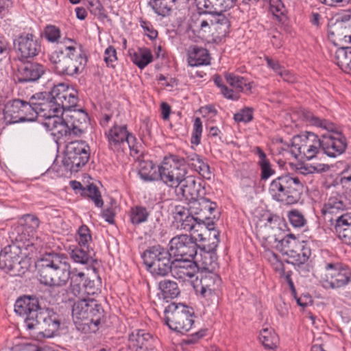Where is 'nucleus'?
Masks as SVG:
<instances>
[{
  "label": "nucleus",
  "mask_w": 351,
  "mask_h": 351,
  "mask_svg": "<svg viewBox=\"0 0 351 351\" xmlns=\"http://www.w3.org/2000/svg\"><path fill=\"white\" fill-rule=\"evenodd\" d=\"M319 267L322 273L319 282L326 290L340 289L351 282V270L348 266L328 250L322 251Z\"/></svg>",
  "instance_id": "nucleus-1"
},
{
  "label": "nucleus",
  "mask_w": 351,
  "mask_h": 351,
  "mask_svg": "<svg viewBox=\"0 0 351 351\" xmlns=\"http://www.w3.org/2000/svg\"><path fill=\"white\" fill-rule=\"evenodd\" d=\"M44 95L40 92L34 95L29 102L19 99L8 101L3 110V119L6 125L24 121H37L44 124Z\"/></svg>",
  "instance_id": "nucleus-2"
},
{
  "label": "nucleus",
  "mask_w": 351,
  "mask_h": 351,
  "mask_svg": "<svg viewBox=\"0 0 351 351\" xmlns=\"http://www.w3.org/2000/svg\"><path fill=\"white\" fill-rule=\"evenodd\" d=\"M300 117L308 123L328 132L322 135L321 138L322 150L325 154L330 158H336L344 153L347 148L346 138L341 132H337L332 122L320 119L306 110L300 111Z\"/></svg>",
  "instance_id": "nucleus-3"
},
{
  "label": "nucleus",
  "mask_w": 351,
  "mask_h": 351,
  "mask_svg": "<svg viewBox=\"0 0 351 351\" xmlns=\"http://www.w3.org/2000/svg\"><path fill=\"white\" fill-rule=\"evenodd\" d=\"M104 311L94 298L78 299L72 305L71 315L77 330L95 332L104 317Z\"/></svg>",
  "instance_id": "nucleus-4"
},
{
  "label": "nucleus",
  "mask_w": 351,
  "mask_h": 351,
  "mask_svg": "<svg viewBox=\"0 0 351 351\" xmlns=\"http://www.w3.org/2000/svg\"><path fill=\"white\" fill-rule=\"evenodd\" d=\"M65 114L47 115L45 114V128L51 132L54 142L58 145L59 141L68 134L81 135L83 132L80 127L81 120L85 121L86 114L82 111L68 110Z\"/></svg>",
  "instance_id": "nucleus-5"
},
{
  "label": "nucleus",
  "mask_w": 351,
  "mask_h": 351,
  "mask_svg": "<svg viewBox=\"0 0 351 351\" xmlns=\"http://www.w3.org/2000/svg\"><path fill=\"white\" fill-rule=\"evenodd\" d=\"M66 40L71 45L66 46L64 51L60 50L53 52L49 56V60L58 73L73 75L85 66L86 58L76 42L71 39H64Z\"/></svg>",
  "instance_id": "nucleus-6"
},
{
  "label": "nucleus",
  "mask_w": 351,
  "mask_h": 351,
  "mask_svg": "<svg viewBox=\"0 0 351 351\" xmlns=\"http://www.w3.org/2000/svg\"><path fill=\"white\" fill-rule=\"evenodd\" d=\"M302 187L298 177L285 174L272 180L269 186V193L277 202L293 204L300 199Z\"/></svg>",
  "instance_id": "nucleus-7"
},
{
  "label": "nucleus",
  "mask_w": 351,
  "mask_h": 351,
  "mask_svg": "<svg viewBox=\"0 0 351 351\" xmlns=\"http://www.w3.org/2000/svg\"><path fill=\"white\" fill-rule=\"evenodd\" d=\"M77 92L64 84L54 86L49 93L45 101L47 115L63 114L64 111L77 106Z\"/></svg>",
  "instance_id": "nucleus-8"
},
{
  "label": "nucleus",
  "mask_w": 351,
  "mask_h": 351,
  "mask_svg": "<svg viewBox=\"0 0 351 351\" xmlns=\"http://www.w3.org/2000/svg\"><path fill=\"white\" fill-rule=\"evenodd\" d=\"M169 250L155 245L145 250L143 255L145 265L155 277H164L171 272L173 261Z\"/></svg>",
  "instance_id": "nucleus-9"
},
{
  "label": "nucleus",
  "mask_w": 351,
  "mask_h": 351,
  "mask_svg": "<svg viewBox=\"0 0 351 351\" xmlns=\"http://www.w3.org/2000/svg\"><path fill=\"white\" fill-rule=\"evenodd\" d=\"M165 313V324L170 329L178 332H188L194 324L193 309L182 304H171Z\"/></svg>",
  "instance_id": "nucleus-10"
},
{
  "label": "nucleus",
  "mask_w": 351,
  "mask_h": 351,
  "mask_svg": "<svg viewBox=\"0 0 351 351\" xmlns=\"http://www.w3.org/2000/svg\"><path fill=\"white\" fill-rule=\"evenodd\" d=\"M159 179L170 187H178L187 177L185 160L177 156L165 158L158 166Z\"/></svg>",
  "instance_id": "nucleus-11"
},
{
  "label": "nucleus",
  "mask_w": 351,
  "mask_h": 351,
  "mask_svg": "<svg viewBox=\"0 0 351 351\" xmlns=\"http://www.w3.org/2000/svg\"><path fill=\"white\" fill-rule=\"evenodd\" d=\"M173 223L178 230L197 233V238L201 240L204 239V236L210 235V232L213 230H216L213 222L203 224L189 211V208L185 209L183 207L176 208Z\"/></svg>",
  "instance_id": "nucleus-12"
},
{
  "label": "nucleus",
  "mask_w": 351,
  "mask_h": 351,
  "mask_svg": "<svg viewBox=\"0 0 351 351\" xmlns=\"http://www.w3.org/2000/svg\"><path fill=\"white\" fill-rule=\"evenodd\" d=\"M320 149L321 138L313 132H305L292 139L291 151L295 158L300 156L310 160L317 156Z\"/></svg>",
  "instance_id": "nucleus-13"
},
{
  "label": "nucleus",
  "mask_w": 351,
  "mask_h": 351,
  "mask_svg": "<svg viewBox=\"0 0 351 351\" xmlns=\"http://www.w3.org/2000/svg\"><path fill=\"white\" fill-rule=\"evenodd\" d=\"M106 136L108 147L114 152H123L128 147L132 152L138 153L136 138L128 132L126 125L114 124L106 132Z\"/></svg>",
  "instance_id": "nucleus-14"
},
{
  "label": "nucleus",
  "mask_w": 351,
  "mask_h": 351,
  "mask_svg": "<svg viewBox=\"0 0 351 351\" xmlns=\"http://www.w3.org/2000/svg\"><path fill=\"white\" fill-rule=\"evenodd\" d=\"M38 300L35 296H23L16 300L14 312L20 316H25L28 329H34L44 321Z\"/></svg>",
  "instance_id": "nucleus-15"
},
{
  "label": "nucleus",
  "mask_w": 351,
  "mask_h": 351,
  "mask_svg": "<svg viewBox=\"0 0 351 351\" xmlns=\"http://www.w3.org/2000/svg\"><path fill=\"white\" fill-rule=\"evenodd\" d=\"M90 152L86 153L74 152L64 153V156L60 164L56 159L47 172H54L58 177H66L72 172H77L84 167L90 158Z\"/></svg>",
  "instance_id": "nucleus-16"
},
{
  "label": "nucleus",
  "mask_w": 351,
  "mask_h": 351,
  "mask_svg": "<svg viewBox=\"0 0 351 351\" xmlns=\"http://www.w3.org/2000/svg\"><path fill=\"white\" fill-rule=\"evenodd\" d=\"M197 239L187 234H180L172 238L169 242L170 254L181 258H194L197 254Z\"/></svg>",
  "instance_id": "nucleus-17"
},
{
  "label": "nucleus",
  "mask_w": 351,
  "mask_h": 351,
  "mask_svg": "<svg viewBox=\"0 0 351 351\" xmlns=\"http://www.w3.org/2000/svg\"><path fill=\"white\" fill-rule=\"evenodd\" d=\"M347 209L346 198L338 193L332 194L324 202L321 213L326 221L330 225L335 222V219Z\"/></svg>",
  "instance_id": "nucleus-18"
},
{
  "label": "nucleus",
  "mask_w": 351,
  "mask_h": 351,
  "mask_svg": "<svg viewBox=\"0 0 351 351\" xmlns=\"http://www.w3.org/2000/svg\"><path fill=\"white\" fill-rule=\"evenodd\" d=\"M176 193L190 203L204 196L206 191L200 180H197L194 176H189L177 187Z\"/></svg>",
  "instance_id": "nucleus-19"
},
{
  "label": "nucleus",
  "mask_w": 351,
  "mask_h": 351,
  "mask_svg": "<svg viewBox=\"0 0 351 351\" xmlns=\"http://www.w3.org/2000/svg\"><path fill=\"white\" fill-rule=\"evenodd\" d=\"M210 237L213 236V241L209 244L204 245V251L201 254V263L202 269L208 272H213V271L218 267L217 255L215 250L219 243V232L217 230H213L210 232Z\"/></svg>",
  "instance_id": "nucleus-20"
},
{
  "label": "nucleus",
  "mask_w": 351,
  "mask_h": 351,
  "mask_svg": "<svg viewBox=\"0 0 351 351\" xmlns=\"http://www.w3.org/2000/svg\"><path fill=\"white\" fill-rule=\"evenodd\" d=\"M193 258H176L173 261L171 275L183 282L193 278L198 271L197 263Z\"/></svg>",
  "instance_id": "nucleus-21"
},
{
  "label": "nucleus",
  "mask_w": 351,
  "mask_h": 351,
  "mask_svg": "<svg viewBox=\"0 0 351 351\" xmlns=\"http://www.w3.org/2000/svg\"><path fill=\"white\" fill-rule=\"evenodd\" d=\"M188 208L201 223L206 224V221L211 218V215L215 210L216 204L202 196L189 203Z\"/></svg>",
  "instance_id": "nucleus-22"
},
{
  "label": "nucleus",
  "mask_w": 351,
  "mask_h": 351,
  "mask_svg": "<svg viewBox=\"0 0 351 351\" xmlns=\"http://www.w3.org/2000/svg\"><path fill=\"white\" fill-rule=\"evenodd\" d=\"M201 295L204 298H217L220 291L221 280L214 272H206L201 278Z\"/></svg>",
  "instance_id": "nucleus-23"
},
{
  "label": "nucleus",
  "mask_w": 351,
  "mask_h": 351,
  "mask_svg": "<svg viewBox=\"0 0 351 351\" xmlns=\"http://www.w3.org/2000/svg\"><path fill=\"white\" fill-rule=\"evenodd\" d=\"M154 341L151 334L144 330L136 329L128 337V347L133 351L151 349Z\"/></svg>",
  "instance_id": "nucleus-24"
},
{
  "label": "nucleus",
  "mask_w": 351,
  "mask_h": 351,
  "mask_svg": "<svg viewBox=\"0 0 351 351\" xmlns=\"http://www.w3.org/2000/svg\"><path fill=\"white\" fill-rule=\"evenodd\" d=\"M338 238L346 244H351V213L339 215L332 225Z\"/></svg>",
  "instance_id": "nucleus-25"
},
{
  "label": "nucleus",
  "mask_w": 351,
  "mask_h": 351,
  "mask_svg": "<svg viewBox=\"0 0 351 351\" xmlns=\"http://www.w3.org/2000/svg\"><path fill=\"white\" fill-rule=\"evenodd\" d=\"M199 10L204 12H225L233 8L237 0H195Z\"/></svg>",
  "instance_id": "nucleus-26"
},
{
  "label": "nucleus",
  "mask_w": 351,
  "mask_h": 351,
  "mask_svg": "<svg viewBox=\"0 0 351 351\" xmlns=\"http://www.w3.org/2000/svg\"><path fill=\"white\" fill-rule=\"evenodd\" d=\"M18 71V81L20 83L36 81L43 73L42 65L29 62L20 66Z\"/></svg>",
  "instance_id": "nucleus-27"
},
{
  "label": "nucleus",
  "mask_w": 351,
  "mask_h": 351,
  "mask_svg": "<svg viewBox=\"0 0 351 351\" xmlns=\"http://www.w3.org/2000/svg\"><path fill=\"white\" fill-rule=\"evenodd\" d=\"M184 160L186 165L187 164L203 178L208 180L210 178L211 172L210 167L205 159L201 156L195 153H191L188 154Z\"/></svg>",
  "instance_id": "nucleus-28"
},
{
  "label": "nucleus",
  "mask_w": 351,
  "mask_h": 351,
  "mask_svg": "<svg viewBox=\"0 0 351 351\" xmlns=\"http://www.w3.org/2000/svg\"><path fill=\"white\" fill-rule=\"evenodd\" d=\"M70 276L69 266L48 270L45 273V285H64Z\"/></svg>",
  "instance_id": "nucleus-29"
},
{
  "label": "nucleus",
  "mask_w": 351,
  "mask_h": 351,
  "mask_svg": "<svg viewBox=\"0 0 351 351\" xmlns=\"http://www.w3.org/2000/svg\"><path fill=\"white\" fill-rule=\"evenodd\" d=\"M11 245L5 247L0 252V268L6 272L11 271L19 264V256L12 252Z\"/></svg>",
  "instance_id": "nucleus-30"
},
{
  "label": "nucleus",
  "mask_w": 351,
  "mask_h": 351,
  "mask_svg": "<svg viewBox=\"0 0 351 351\" xmlns=\"http://www.w3.org/2000/svg\"><path fill=\"white\" fill-rule=\"evenodd\" d=\"M208 51L200 47H191L188 51V63L191 66L208 65L210 64Z\"/></svg>",
  "instance_id": "nucleus-31"
},
{
  "label": "nucleus",
  "mask_w": 351,
  "mask_h": 351,
  "mask_svg": "<svg viewBox=\"0 0 351 351\" xmlns=\"http://www.w3.org/2000/svg\"><path fill=\"white\" fill-rule=\"evenodd\" d=\"M217 12H204L205 14H210L211 25L214 26L215 29L221 36H226L230 30V22L228 17L223 13Z\"/></svg>",
  "instance_id": "nucleus-32"
},
{
  "label": "nucleus",
  "mask_w": 351,
  "mask_h": 351,
  "mask_svg": "<svg viewBox=\"0 0 351 351\" xmlns=\"http://www.w3.org/2000/svg\"><path fill=\"white\" fill-rule=\"evenodd\" d=\"M60 323V317L58 313L52 309H45V338L58 335Z\"/></svg>",
  "instance_id": "nucleus-33"
},
{
  "label": "nucleus",
  "mask_w": 351,
  "mask_h": 351,
  "mask_svg": "<svg viewBox=\"0 0 351 351\" xmlns=\"http://www.w3.org/2000/svg\"><path fill=\"white\" fill-rule=\"evenodd\" d=\"M210 21V14H205L203 10H199L197 16L192 17L190 28L198 34L209 32L212 26Z\"/></svg>",
  "instance_id": "nucleus-34"
},
{
  "label": "nucleus",
  "mask_w": 351,
  "mask_h": 351,
  "mask_svg": "<svg viewBox=\"0 0 351 351\" xmlns=\"http://www.w3.org/2000/svg\"><path fill=\"white\" fill-rule=\"evenodd\" d=\"M158 168V167L152 161H141L138 165V175L143 180L146 182L158 180L160 176Z\"/></svg>",
  "instance_id": "nucleus-35"
},
{
  "label": "nucleus",
  "mask_w": 351,
  "mask_h": 351,
  "mask_svg": "<svg viewBox=\"0 0 351 351\" xmlns=\"http://www.w3.org/2000/svg\"><path fill=\"white\" fill-rule=\"evenodd\" d=\"M69 278L71 293L78 299L89 298L85 297V274L83 272H72Z\"/></svg>",
  "instance_id": "nucleus-36"
},
{
  "label": "nucleus",
  "mask_w": 351,
  "mask_h": 351,
  "mask_svg": "<svg viewBox=\"0 0 351 351\" xmlns=\"http://www.w3.org/2000/svg\"><path fill=\"white\" fill-rule=\"evenodd\" d=\"M131 60L139 69H143L153 61L151 51L145 47L138 48L133 53L130 52Z\"/></svg>",
  "instance_id": "nucleus-37"
},
{
  "label": "nucleus",
  "mask_w": 351,
  "mask_h": 351,
  "mask_svg": "<svg viewBox=\"0 0 351 351\" xmlns=\"http://www.w3.org/2000/svg\"><path fill=\"white\" fill-rule=\"evenodd\" d=\"M69 266L63 254L45 251V273L51 269Z\"/></svg>",
  "instance_id": "nucleus-38"
},
{
  "label": "nucleus",
  "mask_w": 351,
  "mask_h": 351,
  "mask_svg": "<svg viewBox=\"0 0 351 351\" xmlns=\"http://www.w3.org/2000/svg\"><path fill=\"white\" fill-rule=\"evenodd\" d=\"M63 286H49V288L47 289L48 295L45 297V300L51 304H60L66 302L67 291Z\"/></svg>",
  "instance_id": "nucleus-39"
},
{
  "label": "nucleus",
  "mask_w": 351,
  "mask_h": 351,
  "mask_svg": "<svg viewBox=\"0 0 351 351\" xmlns=\"http://www.w3.org/2000/svg\"><path fill=\"white\" fill-rule=\"evenodd\" d=\"M337 65L345 72H351V47L339 48L335 53Z\"/></svg>",
  "instance_id": "nucleus-40"
},
{
  "label": "nucleus",
  "mask_w": 351,
  "mask_h": 351,
  "mask_svg": "<svg viewBox=\"0 0 351 351\" xmlns=\"http://www.w3.org/2000/svg\"><path fill=\"white\" fill-rule=\"evenodd\" d=\"M228 83L234 88L237 92H247L252 88L251 83L243 77L234 75L232 73L226 75ZM238 95L239 93H237Z\"/></svg>",
  "instance_id": "nucleus-41"
},
{
  "label": "nucleus",
  "mask_w": 351,
  "mask_h": 351,
  "mask_svg": "<svg viewBox=\"0 0 351 351\" xmlns=\"http://www.w3.org/2000/svg\"><path fill=\"white\" fill-rule=\"evenodd\" d=\"M311 250L306 245L302 246L300 250H295L287 254L289 262L293 265H300L305 263L311 256Z\"/></svg>",
  "instance_id": "nucleus-42"
},
{
  "label": "nucleus",
  "mask_w": 351,
  "mask_h": 351,
  "mask_svg": "<svg viewBox=\"0 0 351 351\" xmlns=\"http://www.w3.org/2000/svg\"><path fill=\"white\" fill-rule=\"evenodd\" d=\"M177 0H149V4L158 15L166 16L169 15L173 4Z\"/></svg>",
  "instance_id": "nucleus-43"
},
{
  "label": "nucleus",
  "mask_w": 351,
  "mask_h": 351,
  "mask_svg": "<svg viewBox=\"0 0 351 351\" xmlns=\"http://www.w3.org/2000/svg\"><path fill=\"white\" fill-rule=\"evenodd\" d=\"M149 216V212L146 208L142 206H135L130 209V221L134 226H138L142 223L146 222Z\"/></svg>",
  "instance_id": "nucleus-44"
},
{
  "label": "nucleus",
  "mask_w": 351,
  "mask_h": 351,
  "mask_svg": "<svg viewBox=\"0 0 351 351\" xmlns=\"http://www.w3.org/2000/svg\"><path fill=\"white\" fill-rule=\"evenodd\" d=\"M259 340L266 348L274 349L277 346L278 338L271 328H263L259 335Z\"/></svg>",
  "instance_id": "nucleus-45"
},
{
  "label": "nucleus",
  "mask_w": 351,
  "mask_h": 351,
  "mask_svg": "<svg viewBox=\"0 0 351 351\" xmlns=\"http://www.w3.org/2000/svg\"><path fill=\"white\" fill-rule=\"evenodd\" d=\"M282 251L287 254L290 251L300 250L302 246L306 245L304 241H300L293 234H288L281 240Z\"/></svg>",
  "instance_id": "nucleus-46"
},
{
  "label": "nucleus",
  "mask_w": 351,
  "mask_h": 351,
  "mask_svg": "<svg viewBox=\"0 0 351 351\" xmlns=\"http://www.w3.org/2000/svg\"><path fill=\"white\" fill-rule=\"evenodd\" d=\"M159 288L165 298H175L180 294V289L177 283L169 280L160 281Z\"/></svg>",
  "instance_id": "nucleus-47"
},
{
  "label": "nucleus",
  "mask_w": 351,
  "mask_h": 351,
  "mask_svg": "<svg viewBox=\"0 0 351 351\" xmlns=\"http://www.w3.org/2000/svg\"><path fill=\"white\" fill-rule=\"evenodd\" d=\"M71 257L76 263L86 264L91 258V251L88 247H75L71 251Z\"/></svg>",
  "instance_id": "nucleus-48"
},
{
  "label": "nucleus",
  "mask_w": 351,
  "mask_h": 351,
  "mask_svg": "<svg viewBox=\"0 0 351 351\" xmlns=\"http://www.w3.org/2000/svg\"><path fill=\"white\" fill-rule=\"evenodd\" d=\"M76 241L81 247H88L89 243L92 241L90 230L85 226H81L77 230Z\"/></svg>",
  "instance_id": "nucleus-49"
},
{
  "label": "nucleus",
  "mask_w": 351,
  "mask_h": 351,
  "mask_svg": "<svg viewBox=\"0 0 351 351\" xmlns=\"http://www.w3.org/2000/svg\"><path fill=\"white\" fill-rule=\"evenodd\" d=\"M84 193L88 197L93 201L97 207H102L104 202L101 193L96 186L93 184L88 186L86 189H84Z\"/></svg>",
  "instance_id": "nucleus-50"
},
{
  "label": "nucleus",
  "mask_w": 351,
  "mask_h": 351,
  "mask_svg": "<svg viewBox=\"0 0 351 351\" xmlns=\"http://www.w3.org/2000/svg\"><path fill=\"white\" fill-rule=\"evenodd\" d=\"M331 34L340 42H344L348 44L351 43V27H337L335 25Z\"/></svg>",
  "instance_id": "nucleus-51"
},
{
  "label": "nucleus",
  "mask_w": 351,
  "mask_h": 351,
  "mask_svg": "<svg viewBox=\"0 0 351 351\" xmlns=\"http://www.w3.org/2000/svg\"><path fill=\"white\" fill-rule=\"evenodd\" d=\"M86 152H90L89 145L84 141H75L66 145L64 153H86Z\"/></svg>",
  "instance_id": "nucleus-52"
},
{
  "label": "nucleus",
  "mask_w": 351,
  "mask_h": 351,
  "mask_svg": "<svg viewBox=\"0 0 351 351\" xmlns=\"http://www.w3.org/2000/svg\"><path fill=\"white\" fill-rule=\"evenodd\" d=\"M298 169L301 174L308 175L326 171L329 169V166L325 164H319L317 165L302 164Z\"/></svg>",
  "instance_id": "nucleus-53"
},
{
  "label": "nucleus",
  "mask_w": 351,
  "mask_h": 351,
  "mask_svg": "<svg viewBox=\"0 0 351 351\" xmlns=\"http://www.w3.org/2000/svg\"><path fill=\"white\" fill-rule=\"evenodd\" d=\"M287 216L291 225L295 228L303 227L306 223L304 215L297 209L290 210Z\"/></svg>",
  "instance_id": "nucleus-54"
},
{
  "label": "nucleus",
  "mask_w": 351,
  "mask_h": 351,
  "mask_svg": "<svg viewBox=\"0 0 351 351\" xmlns=\"http://www.w3.org/2000/svg\"><path fill=\"white\" fill-rule=\"evenodd\" d=\"M18 46L29 49H38V45L34 36L31 34L21 35L18 38Z\"/></svg>",
  "instance_id": "nucleus-55"
},
{
  "label": "nucleus",
  "mask_w": 351,
  "mask_h": 351,
  "mask_svg": "<svg viewBox=\"0 0 351 351\" xmlns=\"http://www.w3.org/2000/svg\"><path fill=\"white\" fill-rule=\"evenodd\" d=\"M45 38L50 43H58L61 38L60 28L52 25L45 26Z\"/></svg>",
  "instance_id": "nucleus-56"
},
{
  "label": "nucleus",
  "mask_w": 351,
  "mask_h": 351,
  "mask_svg": "<svg viewBox=\"0 0 351 351\" xmlns=\"http://www.w3.org/2000/svg\"><path fill=\"white\" fill-rule=\"evenodd\" d=\"M222 78L220 76H215L214 78L215 84L221 88V92L225 97L232 100H237L239 95L235 93L232 89H229L227 86L222 84Z\"/></svg>",
  "instance_id": "nucleus-57"
},
{
  "label": "nucleus",
  "mask_w": 351,
  "mask_h": 351,
  "mask_svg": "<svg viewBox=\"0 0 351 351\" xmlns=\"http://www.w3.org/2000/svg\"><path fill=\"white\" fill-rule=\"evenodd\" d=\"M202 133V122L200 118L197 117L195 119L193 124V131L191 139V142L194 145H199L200 143L201 136Z\"/></svg>",
  "instance_id": "nucleus-58"
},
{
  "label": "nucleus",
  "mask_w": 351,
  "mask_h": 351,
  "mask_svg": "<svg viewBox=\"0 0 351 351\" xmlns=\"http://www.w3.org/2000/svg\"><path fill=\"white\" fill-rule=\"evenodd\" d=\"M337 27H351V10H343L338 16L335 25Z\"/></svg>",
  "instance_id": "nucleus-59"
},
{
  "label": "nucleus",
  "mask_w": 351,
  "mask_h": 351,
  "mask_svg": "<svg viewBox=\"0 0 351 351\" xmlns=\"http://www.w3.org/2000/svg\"><path fill=\"white\" fill-rule=\"evenodd\" d=\"M258 165L261 170V177L262 180H267L275 173V171L271 168L269 160L258 161Z\"/></svg>",
  "instance_id": "nucleus-60"
},
{
  "label": "nucleus",
  "mask_w": 351,
  "mask_h": 351,
  "mask_svg": "<svg viewBox=\"0 0 351 351\" xmlns=\"http://www.w3.org/2000/svg\"><path fill=\"white\" fill-rule=\"evenodd\" d=\"M234 120L237 122L248 123L253 119L252 110L250 108H245L234 114Z\"/></svg>",
  "instance_id": "nucleus-61"
},
{
  "label": "nucleus",
  "mask_w": 351,
  "mask_h": 351,
  "mask_svg": "<svg viewBox=\"0 0 351 351\" xmlns=\"http://www.w3.org/2000/svg\"><path fill=\"white\" fill-rule=\"evenodd\" d=\"M117 51L115 49L110 46L106 50L104 53V61L106 62L108 66L114 67L113 63L117 60Z\"/></svg>",
  "instance_id": "nucleus-62"
},
{
  "label": "nucleus",
  "mask_w": 351,
  "mask_h": 351,
  "mask_svg": "<svg viewBox=\"0 0 351 351\" xmlns=\"http://www.w3.org/2000/svg\"><path fill=\"white\" fill-rule=\"evenodd\" d=\"M270 9L274 15L279 16L285 13V8L281 0H269Z\"/></svg>",
  "instance_id": "nucleus-63"
},
{
  "label": "nucleus",
  "mask_w": 351,
  "mask_h": 351,
  "mask_svg": "<svg viewBox=\"0 0 351 351\" xmlns=\"http://www.w3.org/2000/svg\"><path fill=\"white\" fill-rule=\"evenodd\" d=\"M340 182L343 187L351 191V167L341 173Z\"/></svg>",
  "instance_id": "nucleus-64"
}]
</instances>
